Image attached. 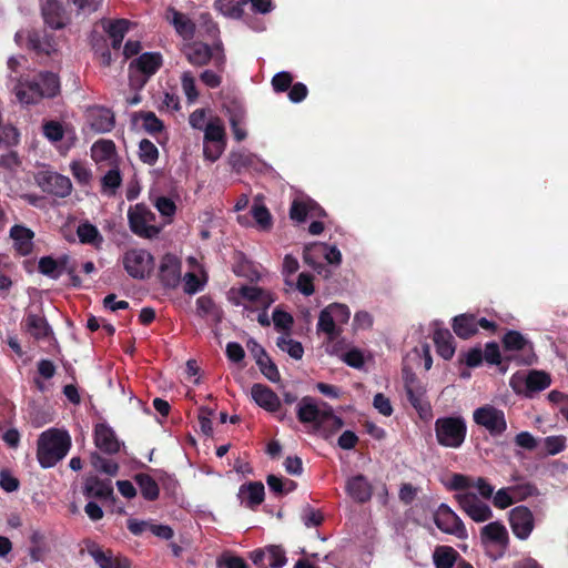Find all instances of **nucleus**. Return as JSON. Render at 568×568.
<instances>
[{
	"label": "nucleus",
	"instance_id": "473e14b6",
	"mask_svg": "<svg viewBox=\"0 0 568 568\" xmlns=\"http://www.w3.org/2000/svg\"><path fill=\"white\" fill-rule=\"evenodd\" d=\"M346 489L349 496L359 503H365L372 497V486L363 475L349 478Z\"/></svg>",
	"mask_w": 568,
	"mask_h": 568
},
{
	"label": "nucleus",
	"instance_id": "f03ea898",
	"mask_svg": "<svg viewBox=\"0 0 568 568\" xmlns=\"http://www.w3.org/2000/svg\"><path fill=\"white\" fill-rule=\"evenodd\" d=\"M297 418L303 424H313L316 430L325 436L343 426L341 417L336 416L326 403H320L310 396L298 402Z\"/></svg>",
	"mask_w": 568,
	"mask_h": 568
},
{
	"label": "nucleus",
	"instance_id": "13d9d810",
	"mask_svg": "<svg viewBox=\"0 0 568 568\" xmlns=\"http://www.w3.org/2000/svg\"><path fill=\"white\" fill-rule=\"evenodd\" d=\"M491 498L494 506L499 509H506L516 503L510 486L498 489Z\"/></svg>",
	"mask_w": 568,
	"mask_h": 568
},
{
	"label": "nucleus",
	"instance_id": "6ab92c4d",
	"mask_svg": "<svg viewBox=\"0 0 568 568\" xmlns=\"http://www.w3.org/2000/svg\"><path fill=\"white\" fill-rule=\"evenodd\" d=\"M321 251L324 254L325 260L333 265H339L342 262V254L341 251L334 246V245H327L325 243L314 242L311 244L305 245L304 252H303V258L304 262L313 267L314 270H317L321 267V264L316 262L314 252Z\"/></svg>",
	"mask_w": 568,
	"mask_h": 568
},
{
	"label": "nucleus",
	"instance_id": "7ed1b4c3",
	"mask_svg": "<svg viewBox=\"0 0 568 568\" xmlns=\"http://www.w3.org/2000/svg\"><path fill=\"white\" fill-rule=\"evenodd\" d=\"M70 447L71 438L65 430L47 429L38 438V462L43 468L53 467L67 456Z\"/></svg>",
	"mask_w": 568,
	"mask_h": 568
},
{
	"label": "nucleus",
	"instance_id": "a878e982",
	"mask_svg": "<svg viewBox=\"0 0 568 568\" xmlns=\"http://www.w3.org/2000/svg\"><path fill=\"white\" fill-rule=\"evenodd\" d=\"M292 220L304 222L307 216H324L325 212L313 200L308 197H297L293 201L290 210Z\"/></svg>",
	"mask_w": 568,
	"mask_h": 568
},
{
	"label": "nucleus",
	"instance_id": "b1692460",
	"mask_svg": "<svg viewBox=\"0 0 568 568\" xmlns=\"http://www.w3.org/2000/svg\"><path fill=\"white\" fill-rule=\"evenodd\" d=\"M87 119L91 129L98 133L110 132L115 124L112 111L103 106L90 108Z\"/></svg>",
	"mask_w": 568,
	"mask_h": 568
},
{
	"label": "nucleus",
	"instance_id": "f8f14e48",
	"mask_svg": "<svg viewBox=\"0 0 568 568\" xmlns=\"http://www.w3.org/2000/svg\"><path fill=\"white\" fill-rule=\"evenodd\" d=\"M550 383V376L542 371L517 372L509 381L513 390L526 397H531L535 393L546 389Z\"/></svg>",
	"mask_w": 568,
	"mask_h": 568
},
{
	"label": "nucleus",
	"instance_id": "79ce46f5",
	"mask_svg": "<svg viewBox=\"0 0 568 568\" xmlns=\"http://www.w3.org/2000/svg\"><path fill=\"white\" fill-rule=\"evenodd\" d=\"M77 234L82 244H90L94 247H100L103 243V236L97 226L89 222L79 224Z\"/></svg>",
	"mask_w": 568,
	"mask_h": 568
},
{
	"label": "nucleus",
	"instance_id": "f704fd0d",
	"mask_svg": "<svg viewBox=\"0 0 568 568\" xmlns=\"http://www.w3.org/2000/svg\"><path fill=\"white\" fill-rule=\"evenodd\" d=\"M68 262V255H63L58 260H54L51 256H43L39 261V272L50 278L57 280L67 270Z\"/></svg>",
	"mask_w": 568,
	"mask_h": 568
},
{
	"label": "nucleus",
	"instance_id": "412c9836",
	"mask_svg": "<svg viewBox=\"0 0 568 568\" xmlns=\"http://www.w3.org/2000/svg\"><path fill=\"white\" fill-rule=\"evenodd\" d=\"M87 551L100 568H129V560L123 557H114L112 551H104L97 542L85 541Z\"/></svg>",
	"mask_w": 568,
	"mask_h": 568
},
{
	"label": "nucleus",
	"instance_id": "774afa93",
	"mask_svg": "<svg viewBox=\"0 0 568 568\" xmlns=\"http://www.w3.org/2000/svg\"><path fill=\"white\" fill-rule=\"evenodd\" d=\"M373 406L383 416L388 417L393 414V406L389 398L382 393L374 396Z\"/></svg>",
	"mask_w": 568,
	"mask_h": 568
},
{
	"label": "nucleus",
	"instance_id": "3c124183",
	"mask_svg": "<svg viewBox=\"0 0 568 568\" xmlns=\"http://www.w3.org/2000/svg\"><path fill=\"white\" fill-rule=\"evenodd\" d=\"M407 397L414 408L419 413L420 417H426L430 412L429 404L425 400L422 392H414L410 386H407Z\"/></svg>",
	"mask_w": 568,
	"mask_h": 568
},
{
	"label": "nucleus",
	"instance_id": "4468645a",
	"mask_svg": "<svg viewBox=\"0 0 568 568\" xmlns=\"http://www.w3.org/2000/svg\"><path fill=\"white\" fill-rule=\"evenodd\" d=\"M434 521L439 530L459 539L468 537L467 529L460 517L446 504H440L435 514Z\"/></svg>",
	"mask_w": 568,
	"mask_h": 568
},
{
	"label": "nucleus",
	"instance_id": "ea45409f",
	"mask_svg": "<svg viewBox=\"0 0 568 568\" xmlns=\"http://www.w3.org/2000/svg\"><path fill=\"white\" fill-rule=\"evenodd\" d=\"M91 156L97 163L112 162L115 156V145L111 140H99L91 146Z\"/></svg>",
	"mask_w": 568,
	"mask_h": 568
},
{
	"label": "nucleus",
	"instance_id": "c03bdc74",
	"mask_svg": "<svg viewBox=\"0 0 568 568\" xmlns=\"http://www.w3.org/2000/svg\"><path fill=\"white\" fill-rule=\"evenodd\" d=\"M121 183L122 176L119 169H110L101 179V192L106 196H114Z\"/></svg>",
	"mask_w": 568,
	"mask_h": 568
},
{
	"label": "nucleus",
	"instance_id": "1a4fd4ad",
	"mask_svg": "<svg viewBox=\"0 0 568 568\" xmlns=\"http://www.w3.org/2000/svg\"><path fill=\"white\" fill-rule=\"evenodd\" d=\"M183 52L187 61L193 65L202 67L212 61L213 65L219 71H223L224 69L225 54L223 52L221 43H216L214 44V47L211 48L202 42H193L186 44L183 49Z\"/></svg>",
	"mask_w": 568,
	"mask_h": 568
},
{
	"label": "nucleus",
	"instance_id": "4c0bfd02",
	"mask_svg": "<svg viewBox=\"0 0 568 568\" xmlns=\"http://www.w3.org/2000/svg\"><path fill=\"white\" fill-rule=\"evenodd\" d=\"M131 22L125 19H118L114 21H105L103 23L104 30L112 39V47L119 49L123 41L125 33L129 31Z\"/></svg>",
	"mask_w": 568,
	"mask_h": 568
},
{
	"label": "nucleus",
	"instance_id": "338daca9",
	"mask_svg": "<svg viewBox=\"0 0 568 568\" xmlns=\"http://www.w3.org/2000/svg\"><path fill=\"white\" fill-rule=\"evenodd\" d=\"M43 134L48 140L58 142L63 136V128L59 122L49 121L43 124Z\"/></svg>",
	"mask_w": 568,
	"mask_h": 568
},
{
	"label": "nucleus",
	"instance_id": "0eeeda50",
	"mask_svg": "<svg viewBox=\"0 0 568 568\" xmlns=\"http://www.w3.org/2000/svg\"><path fill=\"white\" fill-rule=\"evenodd\" d=\"M351 317V311L347 305L332 303L324 307L318 316L316 325L317 334L325 336L342 335L343 326L347 324Z\"/></svg>",
	"mask_w": 568,
	"mask_h": 568
},
{
	"label": "nucleus",
	"instance_id": "dca6fc26",
	"mask_svg": "<svg viewBox=\"0 0 568 568\" xmlns=\"http://www.w3.org/2000/svg\"><path fill=\"white\" fill-rule=\"evenodd\" d=\"M509 525L513 534L520 540H526L535 528L532 511L526 506H517L509 511Z\"/></svg>",
	"mask_w": 568,
	"mask_h": 568
},
{
	"label": "nucleus",
	"instance_id": "680f3d73",
	"mask_svg": "<svg viewBox=\"0 0 568 568\" xmlns=\"http://www.w3.org/2000/svg\"><path fill=\"white\" fill-rule=\"evenodd\" d=\"M252 215L261 230H267L272 224V217L264 205L255 204L252 207Z\"/></svg>",
	"mask_w": 568,
	"mask_h": 568
},
{
	"label": "nucleus",
	"instance_id": "ddd939ff",
	"mask_svg": "<svg viewBox=\"0 0 568 568\" xmlns=\"http://www.w3.org/2000/svg\"><path fill=\"white\" fill-rule=\"evenodd\" d=\"M474 422L493 436H499L507 429L505 413L493 405H484L473 413Z\"/></svg>",
	"mask_w": 568,
	"mask_h": 568
},
{
	"label": "nucleus",
	"instance_id": "c85d7f7f",
	"mask_svg": "<svg viewBox=\"0 0 568 568\" xmlns=\"http://www.w3.org/2000/svg\"><path fill=\"white\" fill-rule=\"evenodd\" d=\"M22 325L28 334L36 339H44L52 334V329L41 313L28 312Z\"/></svg>",
	"mask_w": 568,
	"mask_h": 568
},
{
	"label": "nucleus",
	"instance_id": "603ef678",
	"mask_svg": "<svg viewBox=\"0 0 568 568\" xmlns=\"http://www.w3.org/2000/svg\"><path fill=\"white\" fill-rule=\"evenodd\" d=\"M153 205L164 219H168L165 224L170 223L176 212V205L174 201L168 196H158L153 201Z\"/></svg>",
	"mask_w": 568,
	"mask_h": 568
},
{
	"label": "nucleus",
	"instance_id": "e433bc0d",
	"mask_svg": "<svg viewBox=\"0 0 568 568\" xmlns=\"http://www.w3.org/2000/svg\"><path fill=\"white\" fill-rule=\"evenodd\" d=\"M434 343L437 353L444 359H450L455 354L454 338L446 328H437L434 332Z\"/></svg>",
	"mask_w": 568,
	"mask_h": 568
},
{
	"label": "nucleus",
	"instance_id": "49530a36",
	"mask_svg": "<svg viewBox=\"0 0 568 568\" xmlns=\"http://www.w3.org/2000/svg\"><path fill=\"white\" fill-rule=\"evenodd\" d=\"M276 346L287 353L294 359H301L304 354L302 344L290 337V334H282L277 341Z\"/></svg>",
	"mask_w": 568,
	"mask_h": 568
},
{
	"label": "nucleus",
	"instance_id": "f257e3e1",
	"mask_svg": "<svg viewBox=\"0 0 568 568\" xmlns=\"http://www.w3.org/2000/svg\"><path fill=\"white\" fill-rule=\"evenodd\" d=\"M192 129L203 132V158L209 162L217 161L227 145L224 122L207 109H196L189 115Z\"/></svg>",
	"mask_w": 568,
	"mask_h": 568
},
{
	"label": "nucleus",
	"instance_id": "5701e85b",
	"mask_svg": "<svg viewBox=\"0 0 568 568\" xmlns=\"http://www.w3.org/2000/svg\"><path fill=\"white\" fill-rule=\"evenodd\" d=\"M162 64V57L159 53L145 52L130 63L131 74L141 72V83H145L146 79L154 74Z\"/></svg>",
	"mask_w": 568,
	"mask_h": 568
},
{
	"label": "nucleus",
	"instance_id": "0e129e2a",
	"mask_svg": "<svg viewBox=\"0 0 568 568\" xmlns=\"http://www.w3.org/2000/svg\"><path fill=\"white\" fill-rule=\"evenodd\" d=\"M142 128L151 133H158L163 130V123L158 116L152 112H144L141 114Z\"/></svg>",
	"mask_w": 568,
	"mask_h": 568
},
{
	"label": "nucleus",
	"instance_id": "2eb2a0df",
	"mask_svg": "<svg viewBox=\"0 0 568 568\" xmlns=\"http://www.w3.org/2000/svg\"><path fill=\"white\" fill-rule=\"evenodd\" d=\"M459 507L476 523H484L493 518L491 508L470 491H460L455 495Z\"/></svg>",
	"mask_w": 568,
	"mask_h": 568
},
{
	"label": "nucleus",
	"instance_id": "a19ab883",
	"mask_svg": "<svg viewBox=\"0 0 568 568\" xmlns=\"http://www.w3.org/2000/svg\"><path fill=\"white\" fill-rule=\"evenodd\" d=\"M84 494L88 497L106 498L112 494V485L110 480L90 477L84 484Z\"/></svg>",
	"mask_w": 568,
	"mask_h": 568
},
{
	"label": "nucleus",
	"instance_id": "9d476101",
	"mask_svg": "<svg viewBox=\"0 0 568 568\" xmlns=\"http://www.w3.org/2000/svg\"><path fill=\"white\" fill-rule=\"evenodd\" d=\"M121 262L128 275L134 280H144L154 267V257L145 248H129L123 253Z\"/></svg>",
	"mask_w": 568,
	"mask_h": 568
},
{
	"label": "nucleus",
	"instance_id": "cd10ccee",
	"mask_svg": "<svg viewBox=\"0 0 568 568\" xmlns=\"http://www.w3.org/2000/svg\"><path fill=\"white\" fill-rule=\"evenodd\" d=\"M160 278L166 287H176L181 281V263L172 254H166L161 262Z\"/></svg>",
	"mask_w": 568,
	"mask_h": 568
},
{
	"label": "nucleus",
	"instance_id": "393cba45",
	"mask_svg": "<svg viewBox=\"0 0 568 568\" xmlns=\"http://www.w3.org/2000/svg\"><path fill=\"white\" fill-rule=\"evenodd\" d=\"M95 446L105 454H115L120 450L121 443L114 430L106 424H98L94 429Z\"/></svg>",
	"mask_w": 568,
	"mask_h": 568
},
{
	"label": "nucleus",
	"instance_id": "8fccbe9b",
	"mask_svg": "<svg viewBox=\"0 0 568 568\" xmlns=\"http://www.w3.org/2000/svg\"><path fill=\"white\" fill-rule=\"evenodd\" d=\"M182 91L186 97L189 103H193L199 98L196 90L195 78L190 71H184L181 75Z\"/></svg>",
	"mask_w": 568,
	"mask_h": 568
},
{
	"label": "nucleus",
	"instance_id": "bf43d9fd",
	"mask_svg": "<svg viewBox=\"0 0 568 568\" xmlns=\"http://www.w3.org/2000/svg\"><path fill=\"white\" fill-rule=\"evenodd\" d=\"M301 519L306 527H317L323 523V515L320 510L310 505H305L301 511Z\"/></svg>",
	"mask_w": 568,
	"mask_h": 568
},
{
	"label": "nucleus",
	"instance_id": "052dcab7",
	"mask_svg": "<svg viewBox=\"0 0 568 568\" xmlns=\"http://www.w3.org/2000/svg\"><path fill=\"white\" fill-rule=\"evenodd\" d=\"M91 463L94 468H97L108 475L114 476L118 474V470H119L118 464L101 457L97 453L92 454Z\"/></svg>",
	"mask_w": 568,
	"mask_h": 568
},
{
	"label": "nucleus",
	"instance_id": "bb28decb",
	"mask_svg": "<svg viewBox=\"0 0 568 568\" xmlns=\"http://www.w3.org/2000/svg\"><path fill=\"white\" fill-rule=\"evenodd\" d=\"M227 163L236 173H242L246 170H257L261 164L256 154L244 149L231 151L227 156Z\"/></svg>",
	"mask_w": 568,
	"mask_h": 568
},
{
	"label": "nucleus",
	"instance_id": "9b49d317",
	"mask_svg": "<svg viewBox=\"0 0 568 568\" xmlns=\"http://www.w3.org/2000/svg\"><path fill=\"white\" fill-rule=\"evenodd\" d=\"M480 539L494 560L501 558L509 545L508 530L500 521H491L485 525L480 529Z\"/></svg>",
	"mask_w": 568,
	"mask_h": 568
},
{
	"label": "nucleus",
	"instance_id": "58836bf2",
	"mask_svg": "<svg viewBox=\"0 0 568 568\" xmlns=\"http://www.w3.org/2000/svg\"><path fill=\"white\" fill-rule=\"evenodd\" d=\"M453 329L457 336L468 338L477 332V318L469 314L458 315L454 318Z\"/></svg>",
	"mask_w": 568,
	"mask_h": 568
},
{
	"label": "nucleus",
	"instance_id": "39448f33",
	"mask_svg": "<svg viewBox=\"0 0 568 568\" xmlns=\"http://www.w3.org/2000/svg\"><path fill=\"white\" fill-rule=\"evenodd\" d=\"M229 301L236 306H242L247 317L261 308H268L274 302L275 296L267 290L256 285H243L239 288H232L229 292Z\"/></svg>",
	"mask_w": 568,
	"mask_h": 568
},
{
	"label": "nucleus",
	"instance_id": "5fc2aeb1",
	"mask_svg": "<svg viewBox=\"0 0 568 568\" xmlns=\"http://www.w3.org/2000/svg\"><path fill=\"white\" fill-rule=\"evenodd\" d=\"M272 321L275 328L283 334H290L294 323L291 314L278 308L274 310Z\"/></svg>",
	"mask_w": 568,
	"mask_h": 568
},
{
	"label": "nucleus",
	"instance_id": "6e6d98bb",
	"mask_svg": "<svg viewBox=\"0 0 568 568\" xmlns=\"http://www.w3.org/2000/svg\"><path fill=\"white\" fill-rule=\"evenodd\" d=\"M139 155L142 162L153 164L159 156L158 148L149 140H142L139 145Z\"/></svg>",
	"mask_w": 568,
	"mask_h": 568
},
{
	"label": "nucleus",
	"instance_id": "de8ad7c7",
	"mask_svg": "<svg viewBox=\"0 0 568 568\" xmlns=\"http://www.w3.org/2000/svg\"><path fill=\"white\" fill-rule=\"evenodd\" d=\"M246 0H216L215 8L225 17L240 18Z\"/></svg>",
	"mask_w": 568,
	"mask_h": 568
},
{
	"label": "nucleus",
	"instance_id": "aec40b11",
	"mask_svg": "<svg viewBox=\"0 0 568 568\" xmlns=\"http://www.w3.org/2000/svg\"><path fill=\"white\" fill-rule=\"evenodd\" d=\"M251 559L260 568H282L286 565L285 551L280 546H268L252 551Z\"/></svg>",
	"mask_w": 568,
	"mask_h": 568
},
{
	"label": "nucleus",
	"instance_id": "423d86ee",
	"mask_svg": "<svg viewBox=\"0 0 568 568\" xmlns=\"http://www.w3.org/2000/svg\"><path fill=\"white\" fill-rule=\"evenodd\" d=\"M437 443L446 448H459L466 438V422L460 416L439 417L435 422Z\"/></svg>",
	"mask_w": 568,
	"mask_h": 568
},
{
	"label": "nucleus",
	"instance_id": "69168bd1",
	"mask_svg": "<svg viewBox=\"0 0 568 568\" xmlns=\"http://www.w3.org/2000/svg\"><path fill=\"white\" fill-rule=\"evenodd\" d=\"M471 485L473 478L463 474H454L447 484L449 489L462 491H467L466 489L470 488Z\"/></svg>",
	"mask_w": 568,
	"mask_h": 568
},
{
	"label": "nucleus",
	"instance_id": "c756f323",
	"mask_svg": "<svg viewBox=\"0 0 568 568\" xmlns=\"http://www.w3.org/2000/svg\"><path fill=\"white\" fill-rule=\"evenodd\" d=\"M253 400L263 409L274 413L281 407L280 397L267 386L254 384L251 388Z\"/></svg>",
	"mask_w": 568,
	"mask_h": 568
},
{
	"label": "nucleus",
	"instance_id": "37998d69",
	"mask_svg": "<svg viewBox=\"0 0 568 568\" xmlns=\"http://www.w3.org/2000/svg\"><path fill=\"white\" fill-rule=\"evenodd\" d=\"M457 551L448 546H438L434 554L433 559L436 568H453L456 558Z\"/></svg>",
	"mask_w": 568,
	"mask_h": 568
},
{
	"label": "nucleus",
	"instance_id": "20e7f679",
	"mask_svg": "<svg viewBox=\"0 0 568 568\" xmlns=\"http://www.w3.org/2000/svg\"><path fill=\"white\" fill-rule=\"evenodd\" d=\"M59 90V78L52 72H40L31 81L19 80L13 88L18 101L22 104H33L43 98H52Z\"/></svg>",
	"mask_w": 568,
	"mask_h": 568
},
{
	"label": "nucleus",
	"instance_id": "09e8293b",
	"mask_svg": "<svg viewBox=\"0 0 568 568\" xmlns=\"http://www.w3.org/2000/svg\"><path fill=\"white\" fill-rule=\"evenodd\" d=\"M323 346L328 355L338 356L342 358V354L347 351V345L342 335L337 336H325L323 339Z\"/></svg>",
	"mask_w": 568,
	"mask_h": 568
},
{
	"label": "nucleus",
	"instance_id": "4d7b16f0",
	"mask_svg": "<svg viewBox=\"0 0 568 568\" xmlns=\"http://www.w3.org/2000/svg\"><path fill=\"white\" fill-rule=\"evenodd\" d=\"M503 343L506 349L519 351L527 345V339L517 331H509L505 334Z\"/></svg>",
	"mask_w": 568,
	"mask_h": 568
},
{
	"label": "nucleus",
	"instance_id": "2f4dec72",
	"mask_svg": "<svg viewBox=\"0 0 568 568\" xmlns=\"http://www.w3.org/2000/svg\"><path fill=\"white\" fill-rule=\"evenodd\" d=\"M10 236L14 247L22 256L29 255L33 250L34 232L23 225H13L10 229Z\"/></svg>",
	"mask_w": 568,
	"mask_h": 568
},
{
	"label": "nucleus",
	"instance_id": "6e6552de",
	"mask_svg": "<svg viewBox=\"0 0 568 568\" xmlns=\"http://www.w3.org/2000/svg\"><path fill=\"white\" fill-rule=\"evenodd\" d=\"M128 220L130 230L143 239H155L163 229V225L155 224V214L141 203L129 207Z\"/></svg>",
	"mask_w": 568,
	"mask_h": 568
},
{
	"label": "nucleus",
	"instance_id": "a211bd4d",
	"mask_svg": "<svg viewBox=\"0 0 568 568\" xmlns=\"http://www.w3.org/2000/svg\"><path fill=\"white\" fill-rule=\"evenodd\" d=\"M24 39L27 40L28 48L38 53L51 54L58 49L55 39L47 33L18 31L14 36V41L18 45H22V40Z\"/></svg>",
	"mask_w": 568,
	"mask_h": 568
},
{
	"label": "nucleus",
	"instance_id": "864d4df0",
	"mask_svg": "<svg viewBox=\"0 0 568 568\" xmlns=\"http://www.w3.org/2000/svg\"><path fill=\"white\" fill-rule=\"evenodd\" d=\"M341 359L348 366L356 369H362L365 365L364 352L357 347L347 348V351L342 354Z\"/></svg>",
	"mask_w": 568,
	"mask_h": 568
},
{
	"label": "nucleus",
	"instance_id": "4be33fe9",
	"mask_svg": "<svg viewBox=\"0 0 568 568\" xmlns=\"http://www.w3.org/2000/svg\"><path fill=\"white\" fill-rule=\"evenodd\" d=\"M41 10L44 23L52 29H62L69 22L68 14L57 0H42Z\"/></svg>",
	"mask_w": 568,
	"mask_h": 568
},
{
	"label": "nucleus",
	"instance_id": "7c9ffc66",
	"mask_svg": "<svg viewBox=\"0 0 568 568\" xmlns=\"http://www.w3.org/2000/svg\"><path fill=\"white\" fill-rule=\"evenodd\" d=\"M226 115L229 118V123L234 139L237 142L244 141L247 138V131L245 128L247 122L246 110L242 105L234 104L226 109Z\"/></svg>",
	"mask_w": 568,
	"mask_h": 568
},
{
	"label": "nucleus",
	"instance_id": "e2e57ef3",
	"mask_svg": "<svg viewBox=\"0 0 568 568\" xmlns=\"http://www.w3.org/2000/svg\"><path fill=\"white\" fill-rule=\"evenodd\" d=\"M515 501H521L527 499L528 497L537 495V488L530 483H520L514 486H510Z\"/></svg>",
	"mask_w": 568,
	"mask_h": 568
},
{
	"label": "nucleus",
	"instance_id": "f3484780",
	"mask_svg": "<svg viewBox=\"0 0 568 568\" xmlns=\"http://www.w3.org/2000/svg\"><path fill=\"white\" fill-rule=\"evenodd\" d=\"M36 180L43 192L58 197H65L72 191V183L70 179L57 172H40Z\"/></svg>",
	"mask_w": 568,
	"mask_h": 568
},
{
	"label": "nucleus",
	"instance_id": "c9c22d12",
	"mask_svg": "<svg viewBox=\"0 0 568 568\" xmlns=\"http://www.w3.org/2000/svg\"><path fill=\"white\" fill-rule=\"evenodd\" d=\"M166 19L173 24L181 37L184 39H191L193 37L194 24L185 14L170 8L166 11Z\"/></svg>",
	"mask_w": 568,
	"mask_h": 568
},
{
	"label": "nucleus",
	"instance_id": "72a5a7b5",
	"mask_svg": "<svg viewBox=\"0 0 568 568\" xmlns=\"http://www.w3.org/2000/svg\"><path fill=\"white\" fill-rule=\"evenodd\" d=\"M239 497L243 504L254 508L264 500V485L260 481H253L240 487Z\"/></svg>",
	"mask_w": 568,
	"mask_h": 568
},
{
	"label": "nucleus",
	"instance_id": "a18cd8bd",
	"mask_svg": "<svg viewBox=\"0 0 568 568\" xmlns=\"http://www.w3.org/2000/svg\"><path fill=\"white\" fill-rule=\"evenodd\" d=\"M135 481L139 485L142 496L148 500H154L159 497V486L156 481L148 474H138Z\"/></svg>",
	"mask_w": 568,
	"mask_h": 568
}]
</instances>
